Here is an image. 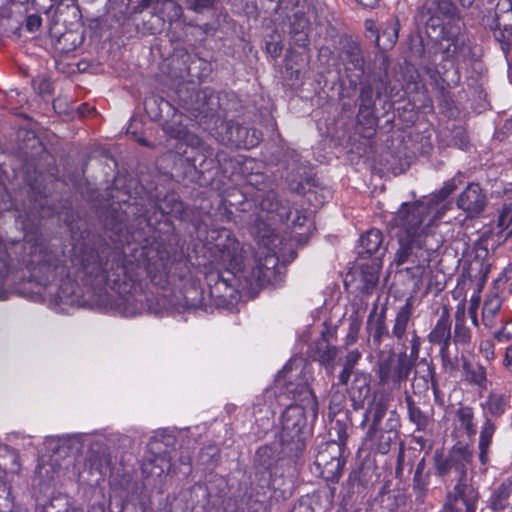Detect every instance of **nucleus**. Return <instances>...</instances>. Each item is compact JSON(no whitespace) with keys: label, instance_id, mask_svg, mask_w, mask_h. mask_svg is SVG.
Instances as JSON below:
<instances>
[{"label":"nucleus","instance_id":"1","mask_svg":"<svg viewBox=\"0 0 512 512\" xmlns=\"http://www.w3.org/2000/svg\"><path fill=\"white\" fill-rule=\"evenodd\" d=\"M113 246L99 241L93 247H84L79 255L81 270L95 288L109 287L119 295L131 293L144 274L152 275L167 269L169 252L154 238L140 233L129 235L123 219L112 228Z\"/></svg>","mask_w":512,"mask_h":512},{"label":"nucleus","instance_id":"2","mask_svg":"<svg viewBox=\"0 0 512 512\" xmlns=\"http://www.w3.org/2000/svg\"><path fill=\"white\" fill-rule=\"evenodd\" d=\"M226 243H217L221 252V259L227 262L229 268L222 272L211 270L205 275L209 287L211 303L217 307L232 305L238 298V289H251L276 286L284 279V274L278 266L276 255L267 254L259 258L252 265L244 264L240 243L230 237L225 230Z\"/></svg>","mask_w":512,"mask_h":512},{"label":"nucleus","instance_id":"3","mask_svg":"<svg viewBox=\"0 0 512 512\" xmlns=\"http://www.w3.org/2000/svg\"><path fill=\"white\" fill-rule=\"evenodd\" d=\"M339 59L349 87L354 91L359 88V123L368 127L376 125L375 99L394 98L399 93L388 74L390 58L383 51H378L372 59L367 60L360 43L349 38L342 43Z\"/></svg>","mask_w":512,"mask_h":512},{"label":"nucleus","instance_id":"4","mask_svg":"<svg viewBox=\"0 0 512 512\" xmlns=\"http://www.w3.org/2000/svg\"><path fill=\"white\" fill-rule=\"evenodd\" d=\"M440 217L439 208L427 199L402 203L394 217L399 228L395 255L398 266L409 262L422 270L429 267L443 244L442 235L433 229V222Z\"/></svg>","mask_w":512,"mask_h":512},{"label":"nucleus","instance_id":"5","mask_svg":"<svg viewBox=\"0 0 512 512\" xmlns=\"http://www.w3.org/2000/svg\"><path fill=\"white\" fill-rule=\"evenodd\" d=\"M226 94L209 88L195 92L194 99L187 107L192 120L217 141L225 146L249 149L262 140V133L233 120L225 121V110L221 101Z\"/></svg>","mask_w":512,"mask_h":512},{"label":"nucleus","instance_id":"6","mask_svg":"<svg viewBox=\"0 0 512 512\" xmlns=\"http://www.w3.org/2000/svg\"><path fill=\"white\" fill-rule=\"evenodd\" d=\"M309 433L305 407L302 404L289 405L282 413L278 434L283 456L294 461L299 459L306 449Z\"/></svg>","mask_w":512,"mask_h":512},{"label":"nucleus","instance_id":"7","mask_svg":"<svg viewBox=\"0 0 512 512\" xmlns=\"http://www.w3.org/2000/svg\"><path fill=\"white\" fill-rule=\"evenodd\" d=\"M390 406V399L385 394L374 396L366 408L360 427H367L365 441L369 444L370 449L380 454H387L391 446L395 444L399 437L398 433H382L379 431V419L387 414Z\"/></svg>","mask_w":512,"mask_h":512},{"label":"nucleus","instance_id":"8","mask_svg":"<svg viewBox=\"0 0 512 512\" xmlns=\"http://www.w3.org/2000/svg\"><path fill=\"white\" fill-rule=\"evenodd\" d=\"M473 454L467 445L455 444L447 453L436 450L433 455L435 475L444 481H457L468 476Z\"/></svg>","mask_w":512,"mask_h":512},{"label":"nucleus","instance_id":"9","mask_svg":"<svg viewBox=\"0 0 512 512\" xmlns=\"http://www.w3.org/2000/svg\"><path fill=\"white\" fill-rule=\"evenodd\" d=\"M414 367L406 351L395 354L391 352L387 357L380 358L377 363V376L381 385L400 388L405 383Z\"/></svg>","mask_w":512,"mask_h":512},{"label":"nucleus","instance_id":"10","mask_svg":"<svg viewBox=\"0 0 512 512\" xmlns=\"http://www.w3.org/2000/svg\"><path fill=\"white\" fill-rule=\"evenodd\" d=\"M344 451L341 444L324 442L318 446L315 456V473L327 482L337 483L345 465Z\"/></svg>","mask_w":512,"mask_h":512},{"label":"nucleus","instance_id":"11","mask_svg":"<svg viewBox=\"0 0 512 512\" xmlns=\"http://www.w3.org/2000/svg\"><path fill=\"white\" fill-rule=\"evenodd\" d=\"M280 456L285 458L280 451L270 445L259 447L254 456V482L265 493L266 490H276L277 478L273 470L276 467Z\"/></svg>","mask_w":512,"mask_h":512},{"label":"nucleus","instance_id":"12","mask_svg":"<svg viewBox=\"0 0 512 512\" xmlns=\"http://www.w3.org/2000/svg\"><path fill=\"white\" fill-rule=\"evenodd\" d=\"M277 381L279 383L283 382L286 392L291 394L295 400L300 402L307 401L313 416H316L318 403L302 369L293 368L289 362L279 372Z\"/></svg>","mask_w":512,"mask_h":512},{"label":"nucleus","instance_id":"13","mask_svg":"<svg viewBox=\"0 0 512 512\" xmlns=\"http://www.w3.org/2000/svg\"><path fill=\"white\" fill-rule=\"evenodd\" d=\"M481 24L489 29L496 42L500 44L502 52L509 61V54L512 51V8H496L494 12L489 11L481 18Z\"/></svg>","mask_w":512,"mask_h":512},{"label":"nucleus","instance_id":"14","mask_svg":"<svg viewBox=\"0 0 512 512\" xmlns=\"http://www.w3.org/2000/svg\"><path fill=\"white\" fill-rule=\"evenodd\" d=\"M210 151H196L193 156H179L173 165V176L178 180L196 182L201 175L211 170L215 160Z\"/></svg>","mask_w":512,"mask_h":512},{"label":"nucleus","instance_id":"15","mask_svg":"<svg viewBox=\"0 0 512 512\" xmlns=\"http://www.w3.org/2000/svg\"><path fill=\"white\" fill-rule=\"evenodd\" d=\"M455 485L446 494L445 512L459 509L457 502L461 501L465 506V512H476L480 495L476 488L468 481V476L455 481Z\"/></svg>","mask_w":512,"mask_h":512},{"label":"nucleus","instance_id":"16","mask_svg":"<svg viewBox=\"0 0 512 512\" xmlns=\"http://www.w3.org/2000/svg\"><path fill=\"white\" fill-rule=\"evenodd\" d=\"M488 204L484 190L477 183H470L458 196L457 207L466 214V218L479 217Z\"/></svg>","mask_w":512,"mask_h":512},{"label":"nucleus","instance_id":"17","mask_svg":"<svg viewBox=\"0 0 512 512\" xmlns=\"http://www.w3.org/2000/svg\"><path fill=\"white\" fill-rule=\"evenodd\" d=\"M457 13L453 0H425L418 11L420 21L436 25V21L443 18L451 19Z\"/></svg>","mask_w":512,"mask_h":512},{"label":"nucleus","instance_id":"18","mask_svg":"<svg viewBox=\"0 0 512 512\" xmlns=\"http://www.w3.org/2000/svg\"><path fill=\"white\" fill-rule=\"evenodd\" d=\"M335 487L322 489L302 496L293 505L290 512H327L332 505Z\"/></svg>","mask_w":512,"mask_h":512},{"label":"nucleus","instance_id":"19","mask_svg":"<svg viewBox=\"0 0 512 512\" xmlns=\"http://www.w3.org/2000/svg\"><path fill=\"white\" fill-rule=\"evenodd\" d=\"M377 309L378 306L375 304L371 309L366 322L368 341H371L372 346L375 349H378L384 340L391 339L390 330L386 324L387 308L382 307L379 313L377 312Z\"/></svg>","mask_w":512,"mask_h":512},{"label":"nucleus","instance_id":"20","mask_svg":"<svg viewBox=\"0 0 512 512\" xmlns=\"http://www.w3.org/2000/svg\"><path fill=\"white\" fill-rule=\"evenodd\" d=\"M259 206L262 211L271 215V219L281 223H288L292 217V207L289 201L281 200L273 190L262 195Z\"/></svg>","mask_w":512,"mask_h":512},{"label":"nucleus","instance_id":"21","mask_svg":"<svg viewBox=\"0 0 512 512\" xmlns=\"http://www.w3.org/2000/svg\"><path fill=\"white\" fill-rule=\"evenodd\" d=\"M371 376L368 373L356 371L348 389L349 399L355 411L364 408L365 401L371 393Z\"/></svg>","mask_w":512,"mask_h":512},{"label":"nucleus","instance_id":"22","mask_svg":"<svg viewBox=\"0 0 512 512\" xmlns=\"http://www.w3.org/2000/svg\"><path fill=\"white\" fill-rule=\"evenodd\" d=\"M64 271L65 267L60 264V260L48 258L34 268L31 277L38 285L46 288L55 280L57 274H62Z\"/></svg>","mask_w":512,"mask_h":512},{"label":"nucleus","instance_id":"23","mask_svg":"<svg viewBox=\"0 0 512 512\" xmlns=\"http://www.w3.org/2000/svg\"><path fill=\"white\" fill-rule=\"evenodd\" d=\"M487 507L493 512L512 511V483L503 482L493 488L487 500Z\"/></svg>","mask_w":512,"mask_h":512},{"label":"nucleus","instance_id":"24","mask_svg":"<svg viewBox=\"0 0 512 512\" xmlns=\"http://www.w3.org/2000/svg\"><path fill=\"white\" fill-rule=\"evenodd\" d=\"M412 313V303L408 300L398 309L395 315L390 335L391 339L396 340L398 344L403 345L407 338V329L411 322Z\"/></svg>","mask_w":512,"mask_h":512},{"label":"nucleus","instance_id":"25","mask_svg":"<svg viewBox=\"0 0 512 512\" xmlns=\"http://www.w3.org/2000/svg\"><path fill=\"white\" fill-rule=\"evenodd\" d=\"M309 349L310 356L326 367H333L339 351L336 346L328 342L324 333L310 345Z\"/></svg>","mask_w":512,"mask_h":512},{"label":"nucleus","instance_id":"26","mask_svg":"<svg viewBox=\"0 0 512 512\" xmlns=\"http://www.w3.org/2000/svg\"><path fill=\"white\" fill-rule=\"evenodd\" d=\"M421 364L425 365V370L422 374L420 371H416L415 376L412 381V390L414 394H422L428 391L430 385L432 386L433 392L435 394V399H438V384L435 380V369L434 366L427 363L425 359L421 361Z\"/></svg>","mask_w":512,"mask_h":512},{"label":"nucleus","instance_id":"27","mask_svg":"<svg viewBox=\"0 0 512 512\" xmlns=\"http://www.w3.org/2000/svg\"><path fill=\"white\" fill-rule=\"evenodd\" d=\"M430 471L427 470L426 459L421 458L415 468L412 479V490L416 499L423 501L429 490Z\"/></svg>","mask_w":512,"mask_h":512},{"label":"nucleus","instance_id":"28","mask_svg":"<svg viewBox=\"0 0 512 512\" xmlns=\"http://www.w3.org/2000/svg\"><path fill=\"white\" fill-rule=\"evenodd\" d=\"M383 235L378 229H370L360 237L358 255L367 258L377 254L382 248Z\"/></svg>","mask_w":512,"mask_h":512},{"label":"nucleus","instance_id":"29","mask_svg":"<svg viewBox=\"0 0 512 512\" xmlns=\"http://www.w3.org/2000/svg\"><path fill=\"white\" fill-rule=\"evenodd\" d=\"M484 417H493L495 419L500 418L509 407V397L498 392H490L485 400L481 404Z\"/></svg>","mask_w":512,"mask_h":512},{"label":"nucleus","instance_id":"30","mask_svg":"<svg viewBox=\"0 0 512 512\" xmlns=\"http://www.w3.org/2000/svg\"><path fill=\"white\" fill-rule=\"evenodd\" d=\"M367 485L368 481L365 479V472L362 469L351 471L342 487L344 499L352 500L354 496L360 495Z\"/></svg>","mask_w":512,"mask_h":512},{"label":"nucleus","instance_id":"31","mask_svg":"<svg viewBox=\"0 0 512 512\" xmlns=\"http://www.w3.org/2000/svg\"><path fill=\"white\" fill-rule=\"evenodd\" d=\"M445 340H452L451 320L447 309L442 312L435 326L428 334V341L431 344L441 343Z\"/></svg>","mask_w":512,"mask_h":512},{"label":"nucleus","instance_id":"32","mask_svg":"<svg viewBox=\"0 0 512 512\" xmlns=\"http://www.w3.org/2000/svg\"><path fill=\"white\" fill-rule=\"evenodd\" d=\"M144 106L146 112L155 121L165 120L173 110V107L169 101L159 96H151L146 98L144 101Z\"/></svg>","mask_w":512,"mask_h":512},{"label":"nucleus","instance_id":"33","mask_svg":"<svg viewBox=\"0 0 512 512\" xmlns=\"http://www.w3.org/2000/svg\"><path fill=\"white\" fill-rule=\"evenodd\" d=\"M146 6L153 8L161 15L163 20L173 22L178 20L182 15V7L176 0H158L144 1Z\"/></svg>","mask_w":512,"mask_h":512},{"label":"nucleus","instance_id":"34","mask_svg":"<svg viewBox=\"0 0 512 512\" xmlns=\"http://www.w3.org/2000/svg\"><path fill=\"white\" fill-rule=\"evenodd\" d=\"M380 264L362 265L360 272V281L362 283L361 292L366 295L373 293L379 281Z\"/></svg>","mask_w":512,"mask_h":512},{"label":"nucleus","instance_id":"35","mask_svg":"<svg viewBox=\"0 0 512 512\" xmlns=\"http://www.w3.org/2000/svg\"><path fill=\"white\" fill-rule=\"evenodd\" d=\"M220 460L219 447L215 444H209L200 450L197 463L202 466L204 470L212 471L219 465Z\"/></svg>","mask_w":512,"mask_h":512},{"label":"nucleus","instance_id":"36","mask_svg":"<svg viewBox=\"0 0 512 512\" xmlns=\"http://www.w3.org/2000/svg\"><path fill=\"white\" fill-rule=\"evenodd\" d=\"M463 370L465 373V379L473 385L480 388H485L487 383V373L484 366L479 363L473 364L469 361H463Z\"/></svg>","mask_w":512,"mask_h":512},{"label":"nucleus","instance_id":"37","mask_svg":"<svg viewBox=\"0 0 512 512\" xmlns=\"http://www.w3.org/2000/svg\"><path fill=\"white\" fill-rule=\"evenodd\" d=\"M405 403L409 420L416 426L417 431H424L429 424V417L416 405L413 398L407 392Z\"/></svg>","mask_w":512,"mask_h":512},{"label":"nucleus","instance_id":"38","mask_svg":"<svg viewBox=\"0 0 512 512\" xmlns=\"http://www.w3.org/2000/svg\"><path fill=\"white\" fill-rule=\"evenodd\" d=\"M184 306L188 309H197L206 307L205 296L203 289L192 283L186 286L183 291Z\"/></svg>","mask_w":512,"mask_h":512},{"label":"nucleus","instance_id":"39","mask_svg":"<svg viewBox=\"0 0 512 512\" xmlns=\"http://www.w3.org/2000/svg\"><path fill=\"white\" fill-rule=\"evenodd\" d=\"M308 19L304 13L297 12L293 15L290 33L295 37V41L299 46H305L308 41Z\"/></svg>","mask_w":512,"mask_h":512},{"label":"nucleus","instance_id":"40","mask_svg":"<svg viewBox=\"0 0 512 512\" xmlns=\"http://www.w3.org/2000/svg\"><path fill=\"white\" fill-rule=\"evenodd\" d=\"M347 414H343L335 421H331V426L329 429V436L331 439L328 442H335L336 444H341V448L345 450L346 441L348 438L347 433Z\"/></svg>","mask_w":512,"mask_h":512},{"label":"nucleus","instance_id":"41","mask_svg":"<svg viewBox=\"0 0 512 512\" xmlns=\"http://www.w3.org/2000/svg\"><path fill=\"white\" fill-rule=\"evenodd\" d=\"M491 263L476 255L470 262L468 267V276L470 279L477 280L480 284H484L490 273Z\"/></svg>","mask_w":512,"mask_h":512},{"label":"nucleus","instance_id":"42","mask_svg":"<svg viewBox=\"0 0 512 512\" xmlns=\"http://www.w3.org/2000/svg\"><path fill=\"white\" fill-rule=\"evenodd\" d=\"M453 341L455 344L466 345L471 341V330L465 325L464 311L457 310L455 314Z\"/></svg>","mask_w":512,"mask_h":512},{"label":"nucleus","instance_id":"43","mask_svg":"<svg viewBox=\"0 0 512 512\" xmlns=\"http://www.w3.org/2000/svg\"><path fill=\"white\" fill-rule=\"evenodd\" d=\"M346 395L343 391L335 385L332 386L330 401H329V412L328 417L331 421L337 416H342V410L345 407Z\"/></svg>","mask_w":512,"mask_h":512},{"label":"nucleus","instance_id":"44","mask_svg":"<svg viewBox=\"0 0 512 512\" xmlns=\"http://www.w3.org/2000/svg\"><path fill=\"white\" fill-rule=\"evenodd\" d=\"M76 286V283L70 279L63 280L56 293V303L58 305L73 304L75 302Z\"/></svg>","mask_w":512,"mask_h":512},{"label":"nucleus","instance_id":"45","mask_svg":"<svg viewBox=\"0 0 512 512\" xmlns=\"http://www.w3.org/2000/svg\"><path fill=\"white\" fill-rule=\"evenodd\" d=\"M190 500L195 506L205 508L210 503L212 492L203 484H195L189 490Z\"/></svg>","mask_w":512,"mask_h":512},{"label":"nucleus","instance_id":"46","mask_svg":"<svg viewBox=\"0 0 512 512\" xmlns=\"http://www.w3.org/2000/svg\"><path fill=\"white\" fill-rule=\"evenodd\" d=\"M400 426V416L395 409L389 410L388 408L387 414L379 419V431L382 433L391 432L399 434Z\"/></svg>","mask_w":512,"mask_h":512},{"label":"nucleus","instance_id":"47","mask_svg":"<svg viewBox=\"0 0 512 512\" xmlns=\"http://www.w3.org/2000/svg\"><path fill=\"white\" fill-rule=\"evenodd\" d=\"M157 209L161 215H178L181 214L184 206L175 194L166 195L165 198L157 205Z\"/></svg>","mask_w":512,"mask_h":512},{"label":"nucleus","instance_id":"48","mask_svg":"<svg viewBox=\"0 0 512 512\" xmlns=\"http://www.w3.org/2000/svg\"><path fill=\"white\" fill-rule=\"evenodd\" d=\"M456 416L460 422V426L469 436L476 434V425L474 424V412L470 406H461L456 411Z\"/></svg>","mask_w":512,"mask_h":512},{"label":"nucleus","instance_id":"49","mask_svg":"<svg viewBox=\"0 0 512 512\" xmlns=\"http://www.w3.org/2000/svg\"><path fill=\"white\" fill-rule=\"evenodd\" d=\"M400 24L398 19H394L390 23L386 25V27L377 35V45H379V42L381 39L386 38L387 43L385 46L393 47L394 44L397 42L398 39V33H399Z\"/></svg>","mask_w":512,"mask_h":512},{"label":"nucleus","instance_id":"50","mask_svg":"<svg viewBox=\"0 0 512 512\" xmlns=\"http://www.w3.org/2000/svg\"><path fill=\"white\" fill-rule=\"evenodd\" d=\"M374 502L380 505L381 508L387 511H394L398 507L395 495L383 486L378 495L374 498Z\"/></svg>","mask_w":512,"mask_h":512},{"label":"nucleus","instance_id":"51","mask_svg":"<svg viewBox=\"0 0 512 512\" xmlns=\"http://www.w3.org/2000/svg\"><path fill=\"white\" fill-rule=\"evenodd\" d=\"M496 429V423L490 417H486L480 430L478 445L490 446Z\"/></svg>","mask_w":512,"mask_h":512},{"label":"nucleus","instance_id":"52","mask_svg":"<svg viewBox=\"0 0 512 512\" xmlns=\"http://www.w3.org/2000/svg\"><path fill=\"white\" fill-rule=\"evenodd\" d=\"M497 227L500 229L498 233H503L506 229L511 227L507 236L512 233V203L504 204L497 220Z\"/></svg>","mask_w":512,"mask_h":512},{"label":"nucleus","instance_id":"53","mask_svg":"<svg viewBox=\"0 0 512 512\" xmlns=\"http://www.w3.org/2000/svg\"><path fill=\"white\" fill-rule=\"evenodd\" d=\"M34 90L42 97L50 96L53 93V85L51 81L44 77L38 76L32 80Z\"/></svg>","mask_w":512,"mask_h":512},{"label":"nucleus","instance_id":"54","mask_svg":"<svg viewBox=\"0 0 512 512\" xmlns=\"http://www.w3.org/2000/svg\"><path fill=\"white\" fill-rule=\"evenodd\" d=\"M349 321L348 333L345 338L347 346L356 343L362 325L361 320L357 316H350Z\"/></svg>","mask_w":512,"mask_h":512},{"label":"nucleus","instance_id":"55","mask_svg":"<svg viewBox=\"0 0 512 512\" xmlns=\"http://www.w3.org/2000/svg\"><path fill=\"white\" fill-rule=\"evenodd\" d=\"M406 467L408 468V471L411 472L413 463L410 459L408 462H406L405 451L402 444L397 455V464L395 468V476L397 479L402 480L404 478V470Z\"/></svg>","mask_w":512,"mask_h":512},{"label":"nucleus","instance_id":"56","mask_svg":"<svg viewBox=\"0 0 512 512\" xmlns=\"http://www.w3.org/2000/svg\"><path fill=\"white\" fill-rule=\"evenodd\" d=\"M456 188L454 180L447 181L436 195L427 200L432 201V203L436 204V208H439V204L452 194Z\"/></svg>","mask_w":512,"mask_h":512},{"label":"nucleus","instance_id":"57","mask_svg":"<svg viewBox=\"0 0 512 512\" xmlns=\"http://www.w3.org/2000/svg\"><path fill=\"white\" fill-rule=\"evenodd\" d=\"M502 305V301L498 296H492L485 300L482 316H496V314L500 311Z\"/></svg>","mask_w":512,"mask_h":512},{"label":"nucleus","instance_id":"58","mask_svg":"<svg viewBox=\"0 0 512 512\" xmlns=\"http://www.w3.org/2000/svg\"><path fill=\"white\" fill-rule=\"evenodd\" d=\"M479 351L487 361H491L495 358V345L490 339H485L480 342Z\"/></svg>","mask_w":512,"mask_h":512},{"label":"nucleus","instance_id":"59","mask_svg":"<svg viewBox=\"0 0 512 512\" xmlns=\"http://www.w3.org/2000/svg\"><path fill=\"white\" fill-rule=\"evenodd\" d=\"M440 357H441L442 366L446 370H449V371H456V370H458L459 359H458L457 355L452 356V354L450 353V354L443 355V356H440Z\"/></svg>","mask_w":512,"mask_h":512},{"label":"nucleus","instance_id":"60","mask_svg":"<svg viewBox=\"0 0 512 512\" xmlns=\"http://www.w3.org/2000/svg\"><path fill=\"white\" fill-rule=\"evenodd\" d=\"M492 337L499 343H507L512 340V332L507 330L505 325L492 332Z\"/></svg>","mask_w":512,"mask_h":512},{"label":"nucleus","instance_id":"61","mask_svg":"<svg viewBox=\"0 0 512 512\" xmlns=\"http://www.w3.org/2000/svg\"><path fill=\"white\" fill-rule=\"evenodd\" d=\"M411 350L410 355H408V358L411 359V361L414 363V361L419 357L420 347H421V339L417 335L416 331H413L412 333V339H411Z\"/></svg>","mask_w":512,"mask_h":512},{"label":"nucleus","instance_id":"62","mask_svg":"<svg viewBox=\"0 0 512 512\" xmlns=\"http://www.w3.org/2000/svg\"><path fill=\"white\" fill-rule=\"evenodd\" d=\"M360 358L361 353L357 349L351 350L347 353L343 366L353 370Z\"/></svg>","mask_w":512,"mask_h":512},{"label":"nucleus","instance_id":"63","mask_svg":"<svg viewBox=\"0 0 512 512\" xmlns=\"http://www.w3.org/2000/svg\"><path fill=\"white\" fill-rule=\"evenodd\" d=\"M42 24V19L39 15L32 14L27 17L26 28L29 32L37 31Z\"/></svg>","mask_w":512,"mask_h":512},{"label":"nucleus","instance_id":"64","mask_svg":"<svg viewBox=\"0 0 512 512\" xmlns=\"http://www.w3.org/2000/svg\"><path fill=\"white\" fill-rule=\"evenodd\" d=\"M213 2L214 0H192L190 8L197 13H201L203 10L210 8Z\"/></svg>","mask_w":512,"mask_h":512}]
</instances>
